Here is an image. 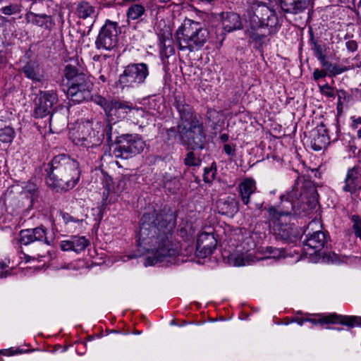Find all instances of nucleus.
Returning <instances> with one entry per match:
<instances>
[{
	"mask_svg": "<svg viewBox=\"0 0 361 361\" xmlns=\"http://www.w3.org/2000/svg\"><path fill=\"white\" fill-rule=\"evenodd\" d=\"M63 219L66 224H68L70 222H75L78 224H80L82 223V220L75 219L73 216H70L68 214H64L63 215Z\"/></svg>",
	"mask_w": 361,
	"mask_h": 361,
	"instance_id": "obj_51",
	"label": "nucleus"
},
{
	"mask_svg": "<svg viewBox=\"0 0 361 361\" xmlns=\"http://www.w3.org/2000/svg\"><path fill=\"white\" fill-rule=\"evenodd\" d=\"M345 47L350 51H355L357 49V43L355 40H349L345 42Z\"/></svg>",
	"mask_w": 361,
	"mask_h": 361,
	"instance_id": "obj_50",
	"label": "nucleus"
},
{
	"mask_svg": "<svg viewBox=\"0 0 361 361\" xmlns=\"http://www.w3.org/2000/svg\"><path fill=\"white\" fill-rule=\"evenodd\" d=\"M175 219L171 213H145L140 220L137 237L140 252L149 255L145 266L171 263L180 254V246L172 240Z\"/></svg>",
	"mask_w": 361,
	"mask_h": 361,
	"instance_id": "obj_1",
	"label": "nucleus"
},
{
	"mask_svg": "<svg viewBox=\"0 0 361 361\" xmlns=\"http://www.w3.org/2000/svg\"><path fill=\"white\" fill-rule=\"evenodd\" d=\"M73 251L80 252L84 250L89 245L88 240L83 236H73L71 238Z\"/></svg>",
	"mask_w": 361,
	"mask_h": 361,
	"instance_id": "obj_32",
	"label": "nucleus"
},
{
	"mask_svg": "<svg viewBox=\"0 0 361 361\" xmlns=\"http://www.w3.org/2000/svg\"><path fill=\"white\" fill-rule=\"evenodd\" d=\"M311 147L314 151H320L325 148L329 142V137L325 126L322 123L313 131Z\"/></svg>",
	"mask_w": 361,
	"mask_h": 361,
	"instance_id": "obj_17",
	"label": "nucleus"
},
{
	"mask_svg": "<svg viewBox=\"0 0 361 361\" xmlns=\"http://www.w3.org/2000/svg\"><path fill=\"white\" fill-rule=\"evenodd\" d=\"M310 4V0H295L290 3H282L281 8L286 13L298 14L304 12Z\"/></svg>",
	"mask_w": 361,
	"mask_h": 361,
	"instance_id": "obj_23",
	"label": "nucleus"
},
{
	"mask_svg": "<svg viewBox=\"0 0 361 361\" xmlns=\"http://www.w3.org/2000/svg\"><path fill=\"white\" fill-rule=\"evenodd\" d=\"M227 252L225 251L224 256L227 257L228 262L230 265L234 267H241L249 264V255L247 252H240L236 250L234 252L229 253L226 255Z\"/></svg>",
	"mask_w": 361,
	"mask_h": 361,
	"instance_id": "obj_25",
	"label": "nucleus"
},
{
	"mask_svg": "<svg viewBox=\"0 0 361 361\" xmlns=\"http://www.w3.org/2000/svg\"><path fill=\"white\" fill-rule=\"evenodd\" d=\"M99 73H100V75L99 76V80H102L103 82H106L107 77L109 76V73L106 72V73H102V71H100Z\"/></svg>",
	"mask_w": 361,
	"mask_h": 361,
	"instance_id": "obj_57",
	"label": "nucleus"
},
{
	"mask_svg": "<svg viewBox=\"0 0 361 361\" xmlns=\"http://www.w3.org/2000/svg\"><path fill=\"white\" fill-rule=\"evenodd\" d=\"M282 237H283V238H288V236L287 235H286V234H283V235H282Z\"/></svg>",
	"mask_w": 361,
	"mask_h": 361,
	"instance_id": "obj_63",
	"label": "nucleus"
},
{
	"mask_svg": "<svg viewBox=\"0 0 361 361\" xmlns=\"http://www.w3.org/2000/svg\"><path fill=\"white\" fill-rule=\"evenodd\" d=\"M161 54L168 58L175 53L174 47L171 39H164L161 42Z\"/></svg>",
	"mask_w": 361,
	"mask_h": 361,
	"instance_id": "obj_35",
	"label": "nucleus"
},
{
	"mask_svg": "<svg viewBox=\"0 0 361 361\" xmlns=\"http://www.w3.org/2000/svg\"><path fill=\"white\" fill-rule=\"evenodd\" d=\"M176 35L180 50L192 52L204 45L209 39V32L201 23L185 19Z\"/></svg>",
	"mask_w": 361,
	"mask_h": 361,
	"instance_id": "obj_3",
	"label": "nucleus"
},
{
	"mask_svg": "<svg viewBox=\"0 0 361 361\" xmlns=\"http://www.w3.org/2000/svg\"><path fill=\"white\" fill-rule=\"evenodd\" d=\"M46 171L47 184L57 190L73 188L80 178L78 162L65 154L54 157Z\"/></svg>",
	"mask_w": 361,
	"mask_h": 361,
	"instance_id": "obj_2",
	"label": "nucleus"
},
{
	"mask_svg": "<svg viewBox=\"0 0 361 361\" xmlns=\"http://www.w3.org/2000/svg\"><path fill=\"white\" fill-rule=\"evenodd\" d=\"M216 168L211 166L210 168H205L204 173L203 176V178L204 182L210 183L212 182L216 176Z\"/></svg>",
	"mask_w": 361,
	"mask_h": 361,
	"instance_id": "obj_40",
	"label": "nucleus"
},
{
	"mask_svg": "<svg viewBox=\"0 0 361 361\" xmlns=\"http://www.w3.org/2000/svg\"><path fill=\"white\" fill-rule=\"evenodd\" d=\"M327 243V235L322 231H317L312 233H308L307 238L304 240L305 251L312 250L313 253L320 251Z\"/></svg>",
	"mask_w": 361,
	"mask_h": 361,
	"instance_id": "obj_16",
	"label": "nucleus"
},
{
	"mask_svg": "<svg viewBox=\"0 0 361 361\" xmlns=\"http://www.w3.org/2000/svg\"><path fill=\"white\" fill-rule=\"evenodd\" d=\"M75 14L82 19L92 18L95 14V7L87 1H80L76 4Z\"/></svg>",
	"mask_w": 361,
	"mask_h": 361,
	"instance_id": "obj_26",
	"label": "nucleus"
},
{
	"mask_svg": "<svg viewBox=\"0 0 361 361\" xmlns=\"http://www.w3.org/2000/svg\"><path fill=\"white\" fill-rule=\"evenodd\" d=\"M239 194L243 204L248 206L250 196L257 190L256 182L250 178L244 179L238 185Z\"/></svg>",
	"mask_w": 361,
	"mask_h": 361,
	"instance_id": "obj_19",
	"label": "nucleus"
},
{
	"mask_svg": "<svg viewBox=\"0 0 361 361\" xmlns=\"http://www.w3.org/2000/svg\"><path fill=\"white\" fill-rule=\"evenodd\" d=\"M292 322L298 323L300 326H302L304 323L306 322V318L295 317L292 319Z\"/></svg>",
	"mask_w": 361,
	"mask_h": 361,
	"instance_id": "obj_56",
	"label": "nucleus"
},
{
	"mask_svg": "<svg viewBox=\"0 0 361 361\" xmlns=\"http://www.w3.org/2000/svg\"><path fill=\"white\" fill-rule=\"evenodd\" d=\"M217 208L220 214L228 216H233L239 209V202L236 198L228 197L226 199L218 201Z\"/></svg>",
	"mask_w": 361,
	"mask_h": 361,
	"instance_id": "obj_20",
	"label": "nucleus"
},
{
	"mask_svg": "<svg viewBox=\"0 0 361 361\" xmlns=\"http://www.w3.org/2000/svg\"><path fill=\"white\" fill-rule=\"evenodd\" d=\"M190 250H191V251H193V247H190Z\"/></svg>",
	"mask_w": 361,
	"mask_h": 361,
	"instance_id": "obj_64",
	"label": "nucleus"
},
{
	"mask_svg": "<svg viewBox=\"0 0 361 361\" xmlns=\"http://www.w3.org/2000/svg\"><path fill=\"white\" fill-rule=\"evenodd\" d=\"M314 225H319V226H320V224H319V222L318 221H317V220H314V221H311V222L308 224L307 228H308V229H309V228L312 229Z\"/></svg>",
	"mask_w": 361,
	"mask_h": 361,
	"instance_id": "obj_58",
	"label": "nucleus"
},
{
	"mask_svg": "<svg viewBox=\"0 0 361 361\" xmlns=\"http://www.w3.org/2000/svg\"><path fill=\"white\" fill-rule=\"evenodd\" d=\"M63 75L68 81L67 95L73 102L80 103L90 97L92 83L85 74L78 72L74 65H66Z\"/></svg>",
	"mask_w": 361,
	"mask_h": 361,
	"instance_id": "obj_4",
	"label": "nucleus"
},
{
	"mask_svg": "<svg viewBox=\"0 0 361 361\" xmlns=\"http://www.w3.org/2000/svg\"><path fill=\"white\" fill-rule=\"evenodd\" d=\"M6 265L5 264L0 263V278H6L8 275V273L7 271H4V270L6 269Z\"/></svg>",
	"mask_w": 361,
	"mask_h": 361,
	"instance_id": "obj_53",
	"label": "nucleus"
},
{
	"mask_svg": "<svg viewBox=\"0 0 361 361\" xmlns=\"http://www.w3.org/2000/svg\"><path fill=\"white\" fill-rule=\"evenodd\" d=\"M274 29L266 27L264 26L252 28L250 26V30L248 32L250 40L255 42L259 47L265 43L267 37L269 35Z\"/></svg>",
	"mask_w": 361,
	"mask_h": 361,
	"instance_id": "obj_22",
	"label": "nucleus"
},
{
	"mask_svg": "<svg viewBox=\"0 0 361 361\" xmlns=\"http://www.w3.org/2000/svg\"><path fill=\"white\" fill-rule=\"evenodd\" d=\"M101 122L87 121L80 123L75 129L71 132V138L77 145L87 148L99 147L104 139Z\"/></svg>",
	"mask_w": 361,
	"mask_h": 361,
	"instance_id": "obj_5",
	"label": "nucleus"
},
{
	"mask_svg": "<svg viewBox=\"0 0 361 361\" xmlns=\"http://www.w3.org/2000/svg\"><path fill=\"white\" fill-rule=\"evenodd\" d=\"M111 111L108 114L115 116L118 118H124L129 114L133 109V104L128 102L113 100L111 104Z\"/></svg>",
	"mask_w": 361,
	"mask_h": 361,
	"instance_id": "obj_21",
	"label": "nucleus"
},
{
	"mask_svg": "<svg viewBox=\"0 0 361 361\" xmlns=\"http://www.w3.org/2000/svg\"><path fill=\"white\" fill-rule=\"evenodd\" d=\"M23 72L27 78L35 82H39L43 78L39 66L35 62L27 63L23 68Z\"/></svg>",
	"mask_w": 361,
	"mask_h": 361,
	"instance_id": "obj_28",
	"label": "nucleus"
},
{
	"mask_svg": "<svg viewBox=\"0 0 361 361\" xmlns=\"http://www.w3.org/2000/svg\"><path fill=\"white\" fill-rule=\"evenodd\" d=\"M263 206V202H257L255 204V207L257 209H261Z\"/></svg>",
	"mask_w": 361,
	"mask_h": 361,
	"instance_id": "obj_60",
	"label": "nucleus"
},
{
	"mask_svg": "<svg viewBox=\"0 0 361 361\" xmlns=\"http://www.w3.org/2000/svg\"><path fill=\"white\" fill-rule=\"evenodd\" d=\"M327 75L326 71L315 69L313 73V78L314 80H318L321 78H324Z\"/></svg>",
	"mask_w": 361,
	"mask_h": 361,
	"instance_id": "obj_48",
	"label": "nucleus"
},
{
	"mask_svg": "<svg viewBox=\"0 0 361 361\" xmlns=\"http://www.w3.org/2000/svg\"><path fill=\"white\" fill-rule=\"evenodd\" d=\"M352 127L357 128L359 125H361V117H352Z\"/></svg>",
	"mask_w": 361,
	"mask_h": 361,
	"instance_id": "obj_55",
	"label": "nucleus"
},
{
	"mask_svg": "<svg viewBox=\"0 0 361 361\" xmlns=\"http://www.w3.org/2000/svg\"><path fill=\"white\" fill-rule=\"evenodd\" d=\"M1 11L4 15L10 16L18 13L20 11V8L18 5L11 4L1 8Z\"/></svg>",
	"mask_w": 361,
	"mask_h": 361,
	"instance_id": "obj_44",
	"label": "nucleus"
},
{
	"mask_svg": "<svg viewBox=\"0 0 361 361\" xmlns=\"http://www.w3.org/2000/svg\"><path fill=\"white\" fill-rule=\"evenodd\" d=\"M149 74L148 67L145 63H133L126 67L119 77V84L124 87H133L142 83Z\"/></svg>",
	"mask_w": 361,
	"mask_h": 361,
	"instance_id": "obj_7",
	"label": "nucleus"
},
{
	"mask_svg": "<svg viewBox=\"0 0 361 361\" xmlns=\"http://www.w3.org/2000/svg\"><path fill=\"white\" fill-rule=\"evenodd\" d=\"M176 109L180 115V123L178 126V130L181 127L195 126L197 123L200 122V117L195 114L192 108L182 102H177Z\"/></svg>",
	"mask_w": 361,
	"mask_h": 361,
	"instance_id": "obj_15",
	"label": "nucleus"
},
{
	"mask_svg": "<svg viewBox=\"0 0 361 361\" xmlns=\"http://www.w3.org/2000/svg\"><path fill=\"white\" fill-rule=\"evenodd\" d=\"M103 64H104V67H105V68H106V71H108V69H109V66H108L107 63H106V61H104V62L103 63Z\"/></svg>",
	"mask_w": 361,
	"mask_h": 361,
	"instance_id": "obj_62",
	"label": "nucleus"
},
{
	"mask_svg": "<svg viewBox=\"0 0 361 361\" xmlns=\"http://www.w3.org/2000/svg\"><path fill=\"white\" fill-rule=\"evenodd\" d=\"M306 322H310L314 325L318 324H341L350 327L355 326H361V317L342 316L336 313L322 316L318 319L306 318Z\"/></svg>",
	"mask_w": 361,
	"mask_h": 361,
	"instance_id": "obj_12",
	"label": "nucleus"
},
{
	"mask_svg": "<svg viewBox=\"0 0 361 361\" xmlns=\"http://www.w3.org/2000/svg\"><path fill=\"white\" fill-rule=\"evenodd\" d=\"M250 25L252 28L264 26L274 29L279 25L276 13L265 4H255L248 11Z\"/></svg>",
	"mask_w": 361,
	"mask_h": 361,
	"instance_id": "obj_6",
	"label": "nucleus"
},
{
	"mask_svg": "<svg viewBox=\"0 0 361 361\" xmlns=\"http://www.w3.org/2000/svg\"><path fill=\"white\" fill-rule=\"evenodd\" d=\"M288 204V207L283 205L284 207H286L287 209L283 210L282 208L276 209V207H270L269 209V214L274 218L278 219L281 216H288L291 214L293 206L290 201L287 200L285 202H283V204Z\"/></svg>",
	"mask_w": 361,
	"mask_h": 361,
	"instance_id": "obj_30",
	"label": "nucleus"
},
{
	"mask_svg": "<svg viewBox=\"0 0 361 361\" xmlns=\"http://www.w3.org/2000/svg\"><path fill=\"white\" fill-rule=\"evenodd\" d=\"M94 102L97 104L101 106L107 114L109 111H111V104H112L113 100H109L102 96L97 95L94 97Z\"/></svg>",
	"mask_w": 361,
	"mask_h": 361,
	"instance_id": "obj_37",
	"label": "nucleus"
},
{
	"mask_svg": "<svg viewBox=\"0 0 361 361\" xmlns=\"http://www.w3.org/2000/svg\"><path fill=\"white\" fill-rule=\"evenodd\" d=\"M145 12V7L141 4H133L130 6L127 11V16L131 20H137L144 15Z\"/></svg>",
	"mask_w": 361,
	"mask_h": 361,
	"instance_id": "obj_31",
	"label": "nucleus"
},
{
	"mask_svg": "<svg viewBox=\"0 0 361 361\" xmlns=\"http://www.w3.org/2000/svg\"><path fill=\"white\" fill-rule=\"evenodd\" d=\"M353 223L352 228L357 238L361 239V218L358 215H353L350 217Z\"/></svg>",
	"mask_w": 361,
	"mask_h": 361,
	"instance_id": "obj_38",
	"label": "nucleus"
},
{
	"mask_svg": "<svg viewBox=\"0 0 361 361\" xmlns=\"http://www.w3.org/2000/svg\"><path fill=\"white\" fill-rule=\"evenodd\" d=\"M145 146V142L140 136L127 135L121 144L114 148L113 154L116 158L128 159L140 153Z\"/></svg>",
	"mask_w": 361,
	"mask_h": 361,
	"instance_id": "obj_8",
	"label": "nucleus"
},
{
	"mask_svg": "<svg viewBox=\"0 0 361 361\" xmlns=\"http://www.w3.org/2000/svg\"><path fill=\"white\" fill-rule=\"evenodd\" d=\"M60 247L63 251H73L71 239L68 240H62L60 243Z\"/></svg>",
	"mask_w": 361,
	"mask_h": 361,
	"instance_id": "obj_47",
	"label": "nucleus"
},
{
	"mask_svg": "<svg viewBox=\"0 0 361 361\" xmlns=\"http://www.w3.org/2000/svg\"><path fill=\"white\" fill-rule=\"evenodd\" d=\"M27 23L39 27H47V22L51 17L47 14H38L32 11H29L25 15Z\"/></svg>",
	"mask_w": 361,
	"mask_h": 361,
	"instance_id": "obj_29",
	"label": "nucleus"
},
{
	"mask_svg": "<svg viewBox=\"0 0 361 361\" xmlns=\"http://www.w3.org/2000/svg\"><path fill=\"white\" fill-rule=\"evenodd\" d=\"M58 102V96L54 91L41 92L36 102L34 116L36 118H43L49 114L54 104Z\"/></svg>",
	"mask_w": 361,
	"mask_h": 361,
	"instance_id": "obj_11",
	"label": "nucleus"
},
{
	"mask_svg": "<svg viewBox=\"0 0 361 361\" xmlns=\"http://www.w3.org/2000/svg\"><path fill=\"white\" fill-rule=\"evenodd\" d=\"M220 139L222 142H226L228 140L229 136L228 134L224 133V134L221 135Z\"/></svg>",
	"mask_w": 361,
	"mask_h": 361,
	"instance_id": "obj_59",
	"label": "nucleus"
},
{
	"mask_svg": "<svg viewBox=\"0 0 361 361\" xmlns=\"http://www.w3.org/2000/svg\"><path fill=\"white\" fill-rule=\"evenodd\" d=\"M224 150L225 153L232 157L235 156V145H231L229 144L224 145Z\"/></svg>",
	"mask_w": 361,
	"mask_h": 361,
	"instance_id": "obj_49",
	"label": "nucleus"
},
{
	"mask_svg": "<svg viewBox=\"0 0 361 361\" xmlns=\"http://www.w3.org/2000/svg\"><path fill=\"white\" fill-rule=\"evenodd\" d=\"M300 181H301V178H298L295 182V185L293 187V190L289 195V198H290L291 200H293L294 199H298V197H300L302 194L301 191L298 193L299 190L297 186L299 185V183Z\"/></svg>",
	"mask_w": 361,
	"mask_h": 361,
	"instance_id": "obj_45",
	"label": "nucleus"
},
{
	"mask_svg": "<svg viewBox=\"0 0 361 361\" xmlns=\"http://www.w3.org/2000/svg\"><path fill=\"white\" fill-rule=\"evenodd\" d=\"M357 137L361 139V128L357 130Z\"/></svg>",
	"mask_w": 361,
	"mask_h": 361,
	"instance_id": "obj_61",
	"label": "nucleus"
},
{
	"mask_svg": "<svg viewBox=\"0 0 361 361\" xmlns=\"http://www.w3.org/2000/svg\"><path fill=\"white\" fill-rule=\"evenodd\" d=\"M14 137V130L10 126L0 128V141L2 142H11Z\"/></svg>",
	"mask_w": 361,
	"mask_h": 361,
	"instance_id": "obj_34",
	"label": "nucleus"
},
{
	"mask_svg": "<svg viewBox=\"0 0 361 361\" xmlns=\"http://www.w3.org/2000/svg\"><path fill=\"white\" fill-rule=\"evenodd\" d=\"M347 70L348 68L345 66H341L339 65L334 63H331V65H329V68L327 69L329 73L332 75L341 74L343 72L346 71Z\"/></svg>",
	"mask_w": 361,
	"mask_h": 361,
	"instance_id": "obj_42",
	"label": "nucleus"
},
{
	"mask_svg": "<svg viewBox=\"0 0 361 361\" xmlns=\"http://www.w3.org/2000/svg\"><path fill=\"white\" fill-rule=\"evenodd\" d=\"M167 136L169 139L175 137L177 135L176 130L174 127H172L166 130Z\"/></svg>",
	"mask_w": 361,
	"mask_h": 361,
	"instance_id": "obj_52",
	"label": "nucleus"
},
{
	"mask_svg": "<svg viewBox=\"0 0 361 361\" xmlns=\"http://www.w3.org/2000/svg\"><path fill=\"white\" fill-rule=\"evenodd\" d=\"M118 43V24L116 22L106 20L102 26L95 44L99 49L111 50Z\"/></svg>",
	"mask_w": 361,
	"mask_h": 361,
	"instance_id": "obj_10",
	"label": "nucleus"
},
{
	"mask_svg": "<svg viewBox=\"0 0 361 361\" xmlns=\"http://www.w3.org/2000/svg\"><path fill=\"white\" fill-rule=\"evenodd\" d=\"M35 241L43 242L47 245H51V240L47 236V229L44 226L20 231L19 233L20 244L27 245Z\"/></svg>",
	"mask_w": 361,
	"mask_h": 361,
	"instance_id": "obj_13",
	"label": "nucleus"
},
{
	"mask_svg": "<svg viewBox=\"0 0 361 361\" xmlns=\"http://www.w3.org/2000/svg\"><path fill=\"white\" fill-rule=\"evenodd\" d=\"M350 99V95L345 90L338 91L337 111L339 113L343 111L344 105L347 104Z\"/></svg>",
	"mask_w": 361,
	"mask_h": 361,
	"instance_id": "obj_33",
	"label": "nucleus"
},
{
	"mask_svg": "<svg viewBox=\"0 0 361 361\" xmlns=\"http://www.w3.org/2000/svg\"><path fill=\"white\" fill-rule=\"evenodd\" d=\"M320 92L327 97L335 98V93L334 88L331 87L329 84L323 85H319Z\"/></svg>",
	"mask_w": 361,
	"mask_h": 361,
	"instance_id": "obj_41",
	"label": "nucleus"
},
{
	"mask_svg": "<svg viewBox=\"0 0 361 361\" xmlns=\"http://www.w3.org/2000/svg\"><path fill=\"white\" fill-rule=\"evenodd\" d=\"M103 126H102V130L103 132V134L106 135V140L108 141V142H110L112 141V135H113V126L112 125L108 123L106 125V128L105 129H103Z\"/></svg>",
	"mask_w": 361,
	"mask_h": 361,
	"instance_id": "obj_46",
	"label": "nucleus"
},
{
	"mask_svg": "<svg viewBox=\"0 0 361 361\" xmlns=\"http://www.w3.org/2000/svg\"><path fill=\"white\" fill-rule=\"evenodd\" d=\"M223 28L226 32H232L243 27L242 20L235 13H228L222 21Z\"/></svg>",
	"mask_w": 361,
	"mask_h": 361,
	"instance_id": "obj_24",
	"label": "nucleus"
},
{
	"mask_svg": "<svg viewBox=\"0 0 361 361\" xmlns=\"http://www.w3.org/2000/svg\"><path fill=\"white\" fill-rule=\"evenodd\" d=\"M318 60L321 62L322 66L324 67L327 71V69L329 67V65H331V63L326 60L325 55L323 56L322 58H319Z\"/></svg>",
	"mask_w": 361,
	"mask_h": 361,
	"instance_id": "obj_54",
	"label": "nucleus"
},
{
	"mask_svg": "<svg viewBox=\"0 0 361 361\" xmlns=\"http://www.w3.org/2000/svg\"><path fill=\"white\" fill-rule=\"evenodd\" d=\"M149 117V114L145 111L142 108L133 106L128 118L134 123L142 126L148 124Z\"/></svg>",
	"mask_w": 361,
	"mask_h": 361,
	"instance_id": "obj_27",
	"label": "nucleus"
},
{
	"mask_svg": "<svg viewBox=\"0 0 361 361\" xmlns=\"http://www.w3.org/2000/svg\"><path fill=\"white\" fill-rule=\"evenodd\" d=\"M359 175L360 168L358 166H354L348 170L345 178V185L343 188L344 191L354 193L361 188Z\"/></svg>",
	"mask_w": 361,
	"mask_h": 361,
	"instance_id": "obj_18",
	"label": "nucleus"
},
{
	"mask_svg": "<svg viewBox=\"0 0 361 361\" xmlns=\"http://www.w3.org/2000/svg\"><path fill=\"white\" fill-rule=\"evenodd\" d=\"M216 240L212 233H201L197 240L196 256L200 258L208 257L216 248Z\"/></svg>",
	"mask_w": 361,
	"mask_h": 361,
	"instance_id": "obj_14",
	"label": "nucleus"
},
{
	"mask_svg": "<svg viewBox=\"0 0 361 361\" xmlns=\"http://www.w3.org/2000/svg\"><path fill=\"white\" fill-rule=\"evenodd\" d=\"M202 163L201 159L193 152H190L184 159V164L188 166H199Z\"/></svg>",
	"mask_w": 361,
	"mask_h": 361,
	"instance_id": "obj_36",
	"label": "nucleus"
},
{
	"mask_svg": "<svg viewBox=\"0 0 361 361\" xmlns=\"http://www.w3.org/2000/svg\"><path fill=\"white\" fill-rule=\"evenodd\" d=\"M266 253H267V258H279L284 256V251L283 250L274 247H267L266 248Z\"/></svg>",
	"mask_w": 361,
	"mask_h": 361,
	"instance_id": "obj_39",
	"label": "nucleus"
},
{
	"mask_svg": "<svg viewBox=\"0 0 361 361\" xmlns=\"http://www.w3.org/2000/svg\"><path fill=\"white\" fill-rule=\"evenodd\" d=\"M311 44L312 45V50L314 51V55L317 59L322 58L324 56L323 49L320 44L317 43L313 38L310 39Z\"/></svg>",
	"mask_w": 361,
	"mask_h": 361,
	"instance_id": "obj_43",
	"label": "nucleus"
},
{
	"mask_svg": "<svg viewBox=\"0 0 361 361\" xmlns=\"http://www.w3.org/2000/svg\"><path fill=\"white\" fill-rule=\"evenodd\" d=\"M178 133L182 142L190 148L195 149L204 147L205 134L201 122L195 124V126L181 127L178 129Z\"/></svg>",
	"mask_w": 361,
	"mask_h": 361,
	"instance_id": "obj_9",
	"label": "nucleus"
}]
</instances>
